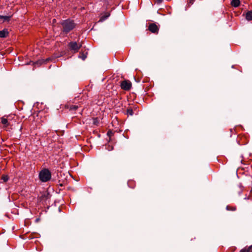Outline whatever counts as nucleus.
Here are the masks:
<instances>
[{"instance_id":"nucleus-5","label":"nucleus","mask_w":252,"mask_h":252,"mask_svg":"<svg viewBox=\"0 0 252 252\" xmlns=\"http://www.w3.org/2000/svg\"><path fill=\"white\" fill-rule=\"evenodd\" d=\"M121 88L125 91H128L131 88V83L128 80H124L121 83Z\"/></svg>"},{"instance_id":"nucleus-20","label":"nucleus","mask_w":252,"mask_h":252,"mask_svg":"<svg viewBox=\"0 0 252 252\" xmlns=\"http://www.w3.org/2000/svg\"><path fill=\"white\" fill-rule=\"evenodd\" d=\"M193 0H189V2L190 3H191V4H192V3H193Z\"/></svg>"},{"instance_id":"nucleus-9","label":"nucleus","mask_w":252,"mask_h":252,"mask_svg":"<svg viewBox=\"0 0 252 252\" xmlns=\"http://www.w3.org/2000/svg\"><path fill=\"white\" fill-rule=\"evenodd\" d=\"M240 0H232L231 2V5L235 7H238L240 5Z\"/></svg>"},{"instance_id":"nucleus-16","label":"nucleus","mask_w":252,"mask_h":252,"mask_svg":"<svg viewBox=\"0 0 252 252\" xmlns=\"http://www.w3.org/2000/svg\"><path fill=\"white\" fill-rule=\"evenodd\" d=\"M94 125H97L99 124V120L97 118H95L93 119V122Z\"/></svg>"},{"instance_id":"nucleus-14","label":"nucleus","mask_w":252,"mask_h":252,"mask_svg":"<svg viewBox=\"0 0 252 252\" xmlns=\"http://www.w3.org/2000/svg\"><path fill=\"white\" fill-rule=\"evenodd\" d=\"M1 179L3 180V182L5 183L8 180L9 177L7 175H3L1 177Z\"/></svg>"},{"instance_id":"nucleus-11","label":"nucleus","mask_w":252,"mask_h":252,"mask_svg":"<svg viewBox=\"0 0 252 252\" xmlns=\"http://www.w3.org/2000/svg\"><path fill=\"white\" fill-rule=\"evenodd\" d=\"M133 111L131 107L127 108L126 110V115L127 116H132L133 115Z\"/></svg>"},{"instance_id":"nucleus-10","label":"nucleus","mask_w":252,"mask_h":252,"mask_svg":"<svg viewBox=\"0 0 252 252\" xmlns=\"http://www.w3.org/2000/svg\"><path fill=\"white\" fill-rule=\"evenodd\" d=\"M240 252H252V245L242 249Z\"/></svg>"},{"instance_id":"nucleus-19","label":"nucleus","mask_w":252,"mask_h":252,"mask_svg":"<svg viewBox=\"0 0 252 252\" xmlns=\"http://www.w3.org/2000/svg\"><path fill=\"white\" fill-rule=\"evenodd\" d=\"M78 108V106L72 105L70 107V110H76Z\"/></svg>"},{"instance_id":"nucleus-6","label":"nucleus","mask_w":252,"mask_h":252,"mask_svg":"<svg viewBox=\"0 0 252 252\" xmlns=\"http://www.w3.org/2000/svg\"><path fill=\"white\" fill-rule=\"evenodd\" d=\"M149 30L153 33H156L158 31V28L155 23L150 24L148 27Z\"/></svg>"},{"instance_id":"nucleus-12","label":"nucleus","mask_w":252,"mask_h":252,"mask_svg":"<svg viewBox=\"0 0 252 252\" xmlns=\"http://www.w3.org/2000/svg\"><path fill=\"white\" fill-rule=\"evenodd\" d=\"M226 209L228 211H234L236 210V207L235 206H231L228 205L226 206Z\"/></svg>"},{"instance_id":"nucleus-18","label":"nucleus","mask_w":252,"mask_h":252,"mask_svg":"<svg viewBox=\"0 0 252 252\" xmlns=\"http://www.w3.org/2000/svg\"><path fill=\"white\" fill-rule=\"evenodd\" d=\"M155 1V3L157 4H160L161 3L163 0H154Z\"/></svg>"},{"instance_id":"nucleus-4","label":"nucleus","mask_w":252,"mask_h":252,"mask_svg":"<svg viewBox=\"0 0 252 252\" xmlns=\"http://www.w3.org/2000/svg\"><path fill=\"white\" fill-rule=\"evenodd\" d=\"M68 46L70 51L75 53L79 51L82 47V44L81 43H77L75 41H71L68 43Z\"/></svg>"},{"instance_id":"nucleus-17","label":"nucleus","mask_w":252,"mask_h":252,"mask_svg":"<svg viewBox=\"0 0 252 252\" xmlns=\"http://www.w3.org/2000/svg\"><path fill=\"white\" fill-rule=\"evenodd\" d=\"M44 62H45V61L39 60V61H37L36 63H35L34 64H37V65H41L42 63H43Z\"/></svg>"},{"instance_id":"nucleus-2","label":"nucleus","mask_w":252,"mask_h":252,"mask_svg":"<svg viewBox=\"0 0 252 252\" xmlns=\"http://www.w3.org/2000/svg\"><path fill=\"white\" fill-rule=\"evenodd\" d=\"M61 34H66L72 31L76 27V23L73 20L68 19L61 22Z\"/></svg>"},{"instance_id":"nucleus-15","label":"nucleus","mask_w":252,"mask_h":252,"mask_svg":"<svg viewBox=\"0 0 252 252\" xmlns=\"http://www.w3.org/2000/svg\"><path fill=\"white\" fill-rule=\"evenodd\" d=\"M79 58H81L83 60H85L87 58V56L83 53H82L81 54H80Z\"/></svg>"},{"instance_id":"nucleus-13","label":"nucleus","mask_w":252,"mask_h":252,"mask_svg":"<svg viewBox=\"0 0 252 252\" xmlns=\"http://www.w3.org/2000/svg\"><path fill=\"white\" fill-rule=\"evenodd\" d=\"M11 16H1L0 15V18L3 19V21H8L11 18Z\"/></svg>"},{"instance_id":"nucleus-7","label":"nucleus","mask_w":252,"mask_h":252,"mask_svg":"<svg viewBox=\"0 0 252 252\" xmlns=\"http://www.w3.org/2000/svg\"><path fill=\"white\" fill-rule=\"evenodd\" d=\"M8 35V32L7 30H3L0 31V37H6Z\"/></svg>"},{"instance_id":"nucleus-3","label":"nucleus","mask_w":252,"mask_h":252,"mask_svg":"<svg viewBox=\"0 0 252 252\" xmlns=\"http://www.w3.org/2000/svg\"><path fill=\"white\" fill-rule=\"evenodd\" d=\"M39 178L42 182L49 181L51 178V172L46 168L42 170L39 173Z\"/></svg>"},{"instance_id":"nucleus-1","label":"nucleus","mask_w":252,"mask_h":252,"mask_svg":"<svg viewBox=\"0 0 252 252\" xmlns=\"http://www.w3.org/2000/svg\"><path fill=\"white\" fill-rule=\"evenodd\" d=\"M17 117L15 115H5L0 118V125L6 131H10L16 124Z\"/></svg>"},{"instance_id":"nucleus-8","label":"nucleus","mask_w":252,"mask_h":252,"mask_svg":"<svg viewBox=\"0 0 252 252\" xmlns=\"http://www.w3.org/2000/svg\"><path fill=\"white\" fill-rule=\"evenodd\" d=\"M246 19L249 21L252 20V11H249L246 13Z\"/></svg>"}]
</instances>
